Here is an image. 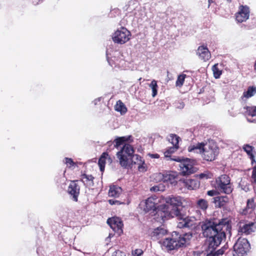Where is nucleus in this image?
<instances>
[{
	"mask_svg": "<svg viewBox=\"0 0 256 256\" xmlns=\"http://www.w3.org/2000/svg\"><path fill=\"white\" fill-rule=\"evenodd\" d=\"M202 234L208 242V248H212L206 256H217L216 248L226 238V232H230L232 226L226 220L217 221L215 219H206L200 222Z\"/></svg>",
	"mask_w": 256,
	"mask_h": 256,
	"instance_id": "f257e3e1",
	"label": "nucleus"
},
{
	"mask_svg": "<svg viewBox=\"0 0 256 256\" xmlns=\"http://www.w3.org/2000/svg\"><path fill=\"white\" fill-rule=\"evenodd\" d=\"M155 212L154 214V219L157 222H162L170 218H176L178 220H182V222H179L178 224V228L190 227V222L186 220L185 215L178 209H171L170 210L167 205L162 204L157 207Z\"/></svg>",
	"mask_w": 256,
	"mask_h": 256,
	"instance_id": "f03ea898",
	"label": "nucleus"
},
{
	"mask_svg": "<svg viewBox=\"0 0 256 256\" xmlns=\"http://www.w3.org/2000/svg\"><path fill=\"white\" fill-rule=\"evenodd\" d=\"M192 238V234L186 233L181 234L178 232H172L170 237L166 238L162 241H160V243L166 250H172L186 246Z\"/></svg>",
	"mask_w": 256,
	"mask_h": 256,
	"instance_id": "7ed1b4c3",
	"label": "nucleus"
},
{
	"mask_svg": "<svg viewBox=\"0 0 256 256\" xmlns=\"http://www.w3.org/2000/svg\"><path fill=\"white\" fill-rule=\"evenodd\" d=\"M134 152V148L132 145L126 144L122 146L120 150L116 153L117 158L122 166L126 168L130 166V158Z\"/></svg>",
	"mask_w": 256,
	"mask_h": 256,
	"instance_id": "20e7f679",
	"label": "nucleus"
},
{
	"mask_svg": "<svg viewBox=\"0 0 256 256\" xmlns=\"http://www.w3.org/2000/svg\"><path fill=\"white\" fill-rule=\"evenodd\" d=\"M230 181V178L228 175L222 174L216 179L215 188L220 192L230 194L234 190Z\"/></svg>",
	"mask_w": 256,
	"mask_h": 256,
	"instance_id": "39448f33",
	"label": "nucleus"
},
{
	"mask_svg": "<svg viewBox=\"0 0 256 256\" xmlns=\"http://www.w3.org/2000/svg\"><path fill=\"white\" fill-rule=\"evenodd\" d=\"M170 159L180 162L179 170L181 175L183 176H188L196 172V168L194 166L193 160L188 158H181L174 156V158Z\"/></svg>",
	"mask_w": 256,
	"mask_h": 256,
	"instance_id": "423d86ee",
	"label": "nucleus"
},
{
	"mask_svg": "<svg viewBox=\"0 0 256 256\" xmlns=\"http://www.w3.org/2000/svg\"><path fill=\"white\" fill-rule=\"evenodd\" d=\"M220 152L218 147L214 143L206 144L202 152V156L204 160L212 162L216 159Z\"/></svg>",
	"mask_w": 256,
	"mask_h": 256,
	"instance_id": "0eeeda50",
	"label": "nucleus"
},
{
	"mask_svg": "<svg viewBox=\"0 0 256 256\" xmlns=\"http://www.w3.org/2000/svg\"><path fill=\"white\" fill-rule=\"evenodd\" d=\"M234 256H244L249 250L250 244L246 238L240 237L234 246Z\"/></svg>",
	"mask_w": 256,
	"mask_h": 256,
	"instance_id": "6e6552de",
	"label": "nucleus"
},
{
	"mask_svg": "<svg viewBox=\"0 0 256 256\" xmlns=\"http://www.w3.org/2000/svg\"><path fill=\"white\" fill-rule=\"evenodd\" d=\"M130 32L126 28L121 27L114 33L112 39L115 43L124 44L130 40Z\"/></svg>",
	"mask_w": 256,
	"mask_h": 256,
	"instance_id": "1a4fd4ad",
	"label": "nucleus"
},
{
	"mask_svg": "<svg viewBox=\"0 0 256 256\" xmlns=\"http://www.w3.org/2000/svg\"><path fill=\"white\" fill-rule=\"evenodd\" d=\"M256 230V222H240L238 226V236H248L252 234Z\"/></svg>",
	"mask_w": 256,
	"mask_h": 256,
	"instance_id": "9d476101",
	"label": "nucleus"
},
{
	"mask_svg": "<svg viewBox=\"0 0 256 256\" xmlns=\"http://www.w3.org/2000/svg\"><path fill=\"white\" fill-rule=\"evenodd\" d=\"M107 223L115 232L119 235L122 233L123 223L120 218L112 217L108 218L107 220Z\"/></svg>",
	"mask_w": 256,
	"mask_h": 256,
	"instance_id": "9b49d317",
	"label": "nucleus"
},
{
	"mask_svg": "<svg viewBox=\"0 0 256 256\" xmlns=\"http://www.w3.org/2000/svg\"><path fill=\"white\" fill-rule=\"evenodd\" d=\"M250 16L249 8L246 6H240L238 11L236 14V20L238 22H242L246 21Z\"/></svg>",
	"mask_w": 256,
	"mask_h": 256,
	"instance_id": "f8f14e48",
	"label": "nucleus"
},
{
	"mask_svg": "<svg viewBox=\"0 0 256 256\" xmlns=\"http://www.w3.org/2000/svg\"><path fill=\"white\" fill-rule=\"evenodd\" d=\"M132 164H137L138 170L140 172H145L147 170L146 164H145L144 160L138 154H132V156L130 158V166Z\"/></svg>",
	"mask_w": 256,
	"mask_h": 256,
	"instance_id": "ddd939ff",
	"label": "nucleus"
},
{
	"mask_svg": "<svg viewBox=\"0 0 256 256\" xmlns=\"http://www.w3.org/2000/svg\"><path fill=\"white\" fill-rule=\"evenodd\" d=\"M156 200L152 197L148 198L144 201L142 202L140 206L143 207V210L146 212L152 211L153 212H156L157 207H156Z\"/></svg>",
	"mask_w": 256,
	"mask_h": 256,
	"instance_id": "4468645a",
	"label": "nucleus"
},
{
	"mask_svg": "<svg viewBox=\"0 0 256 256\" xmlns=\"http://www.w3.org/2000/svg\"><path fill=\"white\" fill-rule=\"evenodd\" d=\"M77 181V180L72 181L68 188V194L72 196V200L76 202H78L80 192V186L76 183Z\"/></svg>",
	"mask_w": 256,
	"mask_h": 256,
	"instance_id": "2eb2a0df",
	"label": "nucleus"
},
{
	"mask_svg": "<svg viewBox=\"0 0 256 256\" xmlns=\"http://www.w3.org/2000/svg\"><path fill=\"white\" fill-rule=\"evenodd\" d=\"M179 182L188 190H196L199 188L200 182L196 179H182L178 180Z\"/></svg>",
	"mask_w": 256,
	"mask_h": 256,
	"instance_id": "dca6fc26",
	"label": "nucleus"
},
{
	"mask_svg": "<svg viewBox=\"0 0 256 256\" xmlns=\"http://www.w3.org/2000/svg\"><path fill=\"white\" fill-rule=\"evenodd\" d=\"M166 202L167 204L171 206L172 209H178L180 212L179 207L182 206V198L179 196H171L166 198Z\"/></svg>",
	"mask_w": 256,
	"mask_h": 256,
	"instance_id": "f3484780",
	"label": "nucleus"
},
{
	"mask_svg": "<svg viewBox=\"0 0 256 256\" xmlns=\"http://www.w3.org/2000/svg\"><path fill=\"white\" fill-rule=\"evenodd\" d=\"M196 54L199 58L204 62L209 60L211 58V54L206 46H198L196 50Z\"/></svg>",
	"mask_w": 256,
	"mask_h": 256,
	"instance_id": "a211bd4d",
	"label": "nucleus"
},
{
	"mask_svg": "<svg viewBox=\"0 0 256 256\" xmlns=\"http://www.w3.org/2000/svg\"><path fill=\"white\" fill-rule=\"evenodd\" d=\"M162 178L164 182L176 185L178 180V176L176 172L170 171L164 174Z\"/></svg>",
	"mask_w": 256,
	"mask_h": 256,
	"instance_id": "6ab92c4d",
	"label": "nucleus"
},
{
	"mask_svg": "<svg viewBox=\"0 0 256 256\" xmlns=\"http://www.w3.org/2000/svg\"><path fill=\"white\" fill-rule=\"evenodd\" d=\"M212 202L218 208L225 207L229 202L230 198L226 196H219L212 198Z\"/></svg>",
	"mask_w": 256,
	"mask_h": 256,
	"instance_id": "aec40b11",
	"label": "nucleus"
},
{
	"mask_svg": "<svg viewBox=\"0 0 256 256\" xmlns=\"http://www.w3.org/2000/svg\"><path fill=\"white\" fill-rule=\"evenodd\" d=\"M94 178L92 174H82L80 175V180L86 188H91L94 186Z\"/></svg>",
	"mask_w": 256,
	"mask_h": 256,
	"instance_id": "412c9836",
	"label": "nucleus"
},
{
	"mask_svg": "<svg viewBox=\"0 0 256 256\" xmlns=\"http://www.w3.org/2000/svg\"><path fill=\"white\" fill-rule=\"evenodd\" d=\"M121 187L116 185H110L108 192V195L110 197L118 198L122 192Z\"/></svg>",
	"mask_w": 256,
	"mask_h": 256,
	"instance_id": "4be33fe9",
	"label": "nucleus"
},
{
	"mask_svg": "<svg viewBox=\"0 0 256 256\" xmlns=\"http://www.w3.org/2000/svg\"><path fill=\"white\" fill-rule=\"evenodd\" d=\"M206 146V144L202 142L196 143L192 142L188 147V151L190 152H196L197 150H200V153L202 154L203 148Z\"/></svg>",
	"mask_w": 256,
	"mask_h": 256,
	"instance_id": "5701e85b",
	"label": "nucleus"
},
{
	"mask_svg": "<svg viewBox=\"0 0 256 256\" xmlns=\"http://www.w3.org/2000/svg\"><path fill=\"white\" fill-rule=\"evenodd\" d=\"M255 208L254 198H249L247 200L246 208L242 210V214H246L248 212H251L255 209Z\"/></svg>",
	"mask_w": 256,
	"mask_h": 256,
	"instance_id": "b1692460",
	"label": "nucleus"
},
{
	"mask_svg": "<svg viewBox=\"0 0 256 256\" xmlns=\"http://www.w3.org/2000/svg\"><path fill=\"white\" fill-rule=\"evenodd\" d=\"M168 231L163 228H155L152 234V236L156 239H160L167 234Z\"/></svg>",
	"mask_w": 256,
	"mask_h": 256,
	"instance_id": "393cba45",
	"label": "nucleus"
},
{
	"mask_svg": "<svg viewBox=\"0 0 256 256\" xmlns=\"http://www.w3.org/2000/svg\"><path fill=\"white\" fill-rule=\"evenodd\" d=\"M131 138V136L118 137L114 141V146L118 148L120 146H124L125 144V142L130 141Z\"/></svg>",
	"mask_w": 256,
	"mask_h": 256,
	"instance_id": "a878e982",
	"label": "nucleus"
},
{
	"mask_svg": "<svg viewBox=\"0 0 256 256\" xmlns=\"http://www.w3.org/2000/svg\"><path fill=\"white\" fill-rule=\"evenodd\" d=\"M108 156L107 152H104L98 159V164L100 167V172H104L105 168L106 162V156Z\"/></svg>",
	"mask_w": 256,
	"mask_h": 256,
	"instance_id": "bb28decb",
	"label": "nucleus"
},
{
	"mask_svg": "<svg viewBox=\"0 0 256 256\" xmlns=\"http://www.w3.org/2000/svg\"><path fill=\"white\" fill-rule=\"evenodd\" d=\"M213 174L208 170H206L204 172L195 175L197 178L203 180L211 179L213 178Z\"/></svg>",
	"mask_w": 256,
	"mask_h": 256,
	"instance_id": "cd10ccee",
	"label": "nucleus"
},
{
	"mask_svg": "<svg viewBox=\"0 0 256 256\" xmlns=\"http://www.w3.org/2000/svg\"><path fill=\"white\" fill-rule=\"evenodd\" d=\"M114 110L117 112H120L122 114H125L127 112V108L121 100H118L116 102V104L114 106Z\"/></svg>",
	"mask_w": 256,
	"mask_h": 256,
	"instance_id": "c85d7f7f",
	"label": "nucleus"
},
{
	"mask_svg": "<svg viewBox=\"0 0 256 256\" xmlns=\"http://www.w3.org/2000/svg\"><path fill=\"white\" fill-rule=\"evenodd\" d=\"M256 93V88L254 86H249L246 92L243 93V96L246 98L252 96Z\"/></svg>",
	"mask_w": 256,
	"mask_h": 256,
	"instance_id": "c756f323",
	"label": "nucleus"
},
{
	"mask_svg": "<svg viewBox=\"0 0 256 256\" xmlns=\"http://www.w3.org/2000/svg\"><path fill=\"white\" fill-rule=\"evenodd\" d=\"M198 207L202 210H206L208 208V202L204 199H200L197 202Z\"/></svg>",
	"mask_w": 256,
	"mask_h": 256,
	"instance_id": "7c9ffc66",
	"label": "nucleus"
},
{
	"mask_svg": "<svg viewBox=\"0 0 256 256\" xmlns=\"http://www.w3.org/2000/svg\"><path fill=\"white\" fill-rule=\"evenodd\" d=\"M150 87L152 90V96L155 97L158 94V86L157 82L154 80H152L150 84Z\"/></svg>",
	"mask_w": 256,
	"mask_h": 256,
	"instance_id": "2f4dec72",
	"label": "nucleus"
},
{
	"mask_svg": "<svg viewBox=\"0 0 256 256\" xmlns=\"http://www.w3.org/2000/svg\"><path fill=\"white\" fill-rule=\"evenodd\" d=\"M170 140H171V143L173 146H176L178 148V143L180 138L176 134H170Z\"/></svg>",
	"mask_w": 256,
	"mask_h": 256,
	"instance_id": "473e14b6",
	"label": "nucleus"
},
{
	"mask_svg": "<svg viewBox=\"0 0 256 256\" xmlns=\"http://www.w3.org/2000/svg\"><path fill=\"white\" fill-rule=\"evenodd\" d=\"M246 113L252 117L256 116V106H246Z\"/></svg>",
	"mask_w": 256,
	"mask_h": 256,
	"instance_id": "72a5a7b5",
	"label": "nucleus"
},
{
	"mask_svg": "<svg viewBox=\"0 0 256 256\" xmlns=\"http://www.w3.org/2000/svg\"><path fill=\"white\" fill-rule=\"evenodd\" d=\"M242 148L248 156L254 154L252 152L254 150V147L248 144H246L243 146Z\"/></svg>",
	"mask_w": 256,
	"mask_h": 256,
	"instance_id": "f704fd0d",
	"label": "nucleus"
},
{
	"mask_svg": "<svg viewBox=\"0 0 256 256\" xmlns=\"http://www.w3.org/2000/svg\"><path fill=\"white\" fill-rule=\"evenodd\" d=\"M186 77V74H182L179 75L176 82V86L181 87L184 83Z\"/></svg>",
	"mask_w": 256,
	"mask_h": 256,
	"instance_id": "c9c22d12",
	"label": "nucleus"
},
{
	"mask_svg": "<svg viewBox=\"0 0 256 256\" xmlns=\"http://www.w3.org/2000/svg\"><path fill=\"white\" fill-rule=\"evenodd\" d=\"M212 71L214 72V77L216 78H220V75L222 74V71L220 70L218 68V64H215L212 66Z\"/></svg>",
	"mask_w": 256,
	"mask_h": 256,
	"instance_id": "e433bc0d",
	"label": "nucleus"
},
{
	"mask_svg": "<svg viewBox=\"0 0 256 256\" xmlns=\"http://www.w3.org/2000/svg\"><path fill=\"white\" fill-rule=\"evenodd\" d=\"M178 149L176 146H172L169 148L164 152V156L166 158H170V155Z\"/></svg>",
	"mask_w": 256,
	"mask_h": 256,
	"instance_id": "4c0bfd02",
	"label": "nucleus"
},
{
	"mask_svg": "<svg viewBox=\"0 0 256 256\" xmlns=\"http://www.w3.org/2000/svg\"><path fill=\"white\" fill-rule=\"evenodd\" d=\"M65 163L66 164L67 166L69 168H70L72 166H76V163L74 162L72 158H65Z\"/></svg>",
	"mask_w": 256,
	"mask_h": 256,
	"instance_id": "58836bf2",
	"label": "nucleus"
},
{
	"mask_svg": "<svg viewBox=\"0 0 256 256\" xmlns=\"http://www.w3.org/2000/svg\"><path fill=\"white\" fill-rule=\"evenodd\" d=\"M143 253L142 250L140 248L136 249L132 252V256H140Z\"/></svg>",
	"mask_w": 256,
	"mask_h": 256,
	"instance_id": "ea45409f",
	"label": "nucleus"
},
{
	"mask_svg": "<svg viewBox=\"0 0 256 256\" xmlns=\"http://www.w3.org/2000/svg\"><path fill=\"white\" fill-rule=\"evenodd\" d=\"M252 182L256 184V165L252 168Z\"/></svg>",
	"mask_w": 256,
	"mask_h": 256,
	"instance_id": "a19ab883",
	"label": "nucleus"
},
{
	"mask_svg": "<svg viewBox=\"0 0 256 256\" xmlns=\"http://www.w3.org/2000/svg\"><path fill=\"white\" fill-rule=\"evenodd\" d=\"M219 194V192L216 190H210L207 192V194L209 196H213Z\"/></svg>",
	"mask_w": 256,
	"mask_h": 256,
	"instance_id": "79ce46f5",
	"label": "nucleus"
},
{
	"mask_svg": "<svg viewBox=\"0 0 256 256\" xmlns=\"http://www.w3.org/2000/svg\"><path fill=\"white\" fill-rule=\"evenodd\" d=\"M108 203L110 204V205H114V204H116V205H120L122 204H124V202H120V201L119 200H108Z\"/></svg>",
	"mask_w": 256,
	"mask_h": 256,
	"instance_id": "37998d69",
	"label": "nucleus"
},
{
	"mask_svg": "<svg viewBox=\"0 0 256 256\" xmlns=\"http://www.w3.org/2000/svg\"><path fill=\"white\" fill-rule=\"evenodd\" d=\"M114 256H126V254L120 250H117L114 252L113 254Z\"/></svg>",
	"mask_w": 256,
	"mask_h": 256,
	"instance_id": "c03bdc74",
	"label": "nucleus"
},
{
	"mask_svg": "<svg viewBox=\"0 0 256 256\" xmlns=\"http://www.w3.org/2000/svg\"><path fill=\"white\" fill-rule=\"evenodd\" d=\"M226 248L224 247H223L222 248L218 250L217 251H215L214 252L216 254L217 256H220V255H222L224 254L225 250Z\"/></svg>",
	"mask_w": 256,
	"mask_h": 256,
	"instance_id": "a18cd8bd",
	"label": "nucleus"
},
{
	"mask_svg": "<svg viewBox=\"0 0 256 256\" xmlns=\"http://www.w3.org/2000/svg\"><path fill=\"white\" fill-rule=\"evenodd\" d=\"M148 156L152 158H160V155L158 154H149Z\"/></svg>",
	"mask_w": 256,
	"mask_h": 256,
	"instance_id": "49530a36",
	"label": "nucleus"
},
{
	"mask_svg": "<svg viewBox=\"0 0 256 256\" xmlns=\"http://www.w3.org/2000/svg\"><path fill=\"white\" fill-rule=\"evenodd\" d=\"M249 157H250V158L251 160L252 164H254L256 162L255 160L254 154L250 156H249Z\"/></svg>",
	"mask_w": 256,
	"mask_h": 256,
	"instance_id": "de8ad7c7",
	"label": "nucleus"
},
{
	"mask_svg": "<svg viewBox=\"0 0 256 256\" xmlns=\"http://www.w3.org/2000/svg\"><path fill=\"white\" fill-rule=\"evenodd\" d=\"M106 160H107L108 162L110 164H112V159L108 154V156H106Z\"/></svg>",
	"mask_w": 256,
	"mask_h": 256,
	"instance_id": "09e8293b",
	"label": "nucleus"
},
{
	"mask_svg": "<svg viewBox=\"0 0 256 256\" xmlns=\"http://www.w3.org/2000/svg\"><path fill=\"white\" fill-rule=\"evenodd\" d=\"M208 6L213 2H214V1L213 0H208Z\"/></svg>",
	"mask_w": 256,
	"mask_h": 256,
	"instance_id": "8fccbe9b",
	"label": "nucleus"
},
{
	"mask_svg": "<svg viewBox=\"0 0 256 256\" xmlns=\"http://www.w3.org/2000/svg\"><path fill=\"white\" fill-rule=\"evenodd\" d=\"M254 70L256 72V60L254 64Z\"/></svg>",
	"mask_w": 256,
	"mask_h": 256,
	"instance_id": "3c124183",
	"label": "nucleus"
},
{
	"mask_svg": "<svg viewBox=\"0 0 256 256\" xmlns=\"http://www.w3.org/2000/svg\"><path fill=\"white\" fill-rule=\"evenodd\" d=\"M228 2H231L232 0H226Z\"/></svg>",
	"mask_w": 256,
	"mask_h": 256,
	"instance_id": "603ef678",
	"label": "nucleus"
}]
</instances>
